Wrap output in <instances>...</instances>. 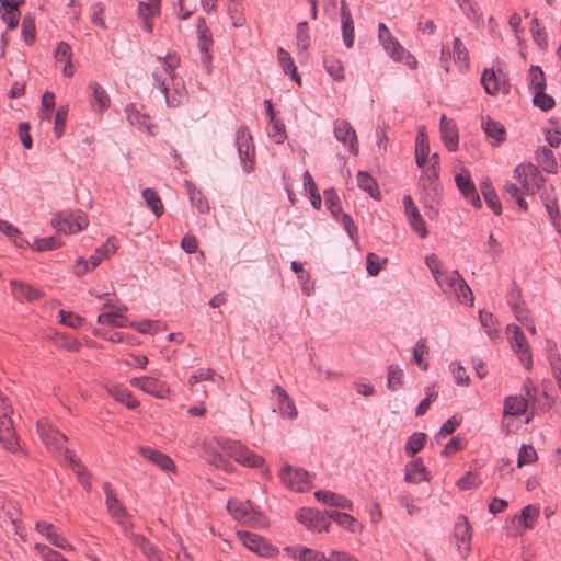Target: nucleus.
<instances>
[{
    "mask_svg": "<svg viewBox=\"0 0 561 561\" xmlns=\"http://www.w3.org/2000/svg\"><path fill=\"white\" fill-rule=\"evenodd\" d=\"M538 516L539 508L534 505H527L520 511L519 515L514 517V520H517L525 529H529L534 527V523Z\"/></svg>",
    "mask_w": 561,
    "mask_h": 561,
    "instance_id": "a18cd8bd",
    "label": "nucleus"
},
{
    "mask_svg": "<svg viewBox=\"0 0 561 561\" xmlns=\"http://www.w3.org/2000/svg\"><path fill=\"white\" fill-rule=\"evenodd\" d=\"M297 46L301 50H307L310 45V38H309V32H308V24L307 22H300L297 25Z\"/></svg>",
    "mask_w": 561,
    "mask_h": 561,
    "instance_id": "69168bd1",
    "label": "nucleus"
},
{
    "mask_svg": "<svg viewBox=\"0 0 561 561\" xmlns=\"http://www.w3.org/2000/svg\"><path fill=\"white\" fill-rule=\"evenodd\" d=\"M537 162L549 173H556L558 169L553 152L547 147H540L535 152Z\"/></svg>",
    "mask_w": 561,
    "mask_h": 561,
    "instance_id": "c9c22d12",
    "label": "nucleus"
},
{
    "mask_svg": "<svg viewBox=\"0 0 561 561\" xmlns=\"http://www.w3.org/2000/svg\"><path fill=\"white\" fill-rule=\"evenodd\" d=\"M10 286L14 299L19 301L33 302L42 296V293L38 289L23 282L12 279L10 282Z\"/></svg>",
    "mask_w": 561,
    "mask_h": 561,
    "instance_id": "a878e982",
    "label": "nucleus"
},
{
    "mask_svg": "<svg viewBox=\"0 0 561 561\" xmlns=\"http://www.w3.org/2000/svg\"><path fill=\"white\" fill-rule=\"evenodd\" d=\"M270 124L271 128L268 130V136L274 140L275 144H283L287 138L285 124L277 118L270 121Z\"/></svg>",
    "mask_w": 561,
    "mask_h": 561,
    "instance_id": "603ef678",
    "label": "nucleus"
},
{
    "mask_svg": "<svg viewBox=\"0 0 561 561\" xmlns=\"http://www.w3.org/2000/svg\"><path fill=\"white\" fill-rule=\"evenodd\" d=\"M278 61L283 68V71L286 75H289L298 84H300V77L297 72V68L295 62L290 56V54L285 50L283 47L277 49Z\"/></svg>",
    "mask_w": 561,
    "mask_h": 561,
    "instance_id": "4c0bfd02",
    "label": "nucleus"
},
{
    "mask_svg": "<svg viewBox=\"0 0 561 561\" xmlns=\"http://www.w3.org/2000/svg\"><path fill=\"white\" fill-rule=\"evenodd\" d=\"M217 445L236 462L250 467L257 468L264 463V459L242 445L240 442L231 440L228 438H217Z\"/></svg>",
    "mask_w": 561,
    "mask_h": 561,
    "instance_id": "f03ea898",
    "label": "nucleus"
},
{
    "mask_svg": "<svg viewBox=\"0 0 561 561\" xmlns=\"http://www.w3.org/2000/svg\"><path fill=\"white\" fill-rule=\"evenodd\" d=\"M325 515L329 522L330 519H332L336 522L339 525L354 531L353 525L355 524L356 520L351 515L335 510L325 511Z\"/></svg>",
    "mask_w": 561,
    "mask_h": 561,
    "instance_id": "3c124183",
    "label": "nucleus"
},
{
    "mask_svg": "<svg viewBox=\"0 0 561 561\" xmlns=\"http://www.w3.org/2000/svg\"><path fill=\"white\" fill-rule=\"evenodd\" d=\"M188 196L191 205L196 208L198 213L206 214L209 211V204L207 199L193 184H188Z\"/></svg>",
    "mask_w": 561,
    "mask_h": 561,
    "instance_id": "49530a36",
    "label": "nucleus"
},
{
    "mask_svg": "<svg viewBox=\"0 0 561 561\" xmlns=\"http://www.w3.org/2000/svg\"><path fill=\"white\" fill-rule=\"evenodd\" d=\"M420 186L424 192L423 203L425 206L432 207L440 194L438 183V169L435 164L427 167L420 176Z\"/></svg>",
    "mask_w": 561,
    "mask_h": 561,
    "instance_id": "1a4fd4ad",
    "label": "nucleus"
},
{
    "mask_svg": "<svg viewBox=\"0 0 561 561\" xmlns=\"http://www.w3.org/2000/svg\"><path fill=\"white\" fill-rule=\"evenodd\" d=\"M67 116H68V107L60 106L57 110V113L55 116V126H54V133L57 138H60L65 131Z\"/></svg>",
    "mask_w": 561,
    "mask_h": 561,
    "instance_id": "0e129e2a",
    "label": "nucleus"
},
{
    "mask_svg": "<svg viewBox=\"0 0 561 561\" xmlns=\"http://www.w3.org/2000/svg\"><path fill=\"white\" fill-rule=\"evenodd\" d=\"M402 203L410 226L419 234L421 239H424L427 236L426 225L412 197L410 195H404Z\"/></svg>",
    "mask_w": 561,
    "mask_h": 561,
    "instance_id": "dca6fc26",
    "label": "nucleus"
},
{
    "mask_svg": "<svg viewBox=\"0 0 561 561\" xmlns=\"http://www.w3.org/2000/svg\"><path fill=\"white\" fill-rule=\"evenodd\" d=\"M1 9H2V20L8 25L9 28L16 27L20 19L19 7L23 2L10 1V0H0Z\"/></svg>",
    "mask_w": 561,
    "mask_h": 561,
    "instance_id": "2f4dec72",
    "label": "nucleus"
},
{
    "mask_svg": "<svg viewBox=\"0 0 561 561\" xmlns=\"http://www.w3.org/2000/svg\"><path fill=\"white\" fill-rule=\"evenodd\" d=\"M0 231L3 232L8 238L13 240L14 244L18 247L22 248L25 244H27V241L20 236L19 229L8 221L4 222V226L2 227V229H0Z\"/></svg>",
    "mask_w": 561,
    "mask_h": 561,
    "instance_id": "338daca9",
    "label": "nucleus"
},
{
    "mask_svg": "<svg viewBox=\"0 0 561 561\" xmlns=\"http://www.w3.org/2000/svg\"><path fill=\"white\" fill-rule=\"evenodd\" d=\"M314 497L318 501H320L324 504H328L330 506L340 507V508L350 510V511L353 510V504L348 499H346L345 496H343L341 494L331 492V491L318 490L314 493Z\"/></svg>",
    "mask_w": 561,
    "mask_h": 561,
    "instance_id": "cd10ccee",
    "label": "nucleus"
},
{
    "mask_svg": "<svg viewBox=\"0 0 561 561\" xmlns=\"http://www.w3.org/2000/svg\"><path fill=\"white\" fill-rule=\"evenodd\" d=\"M89 89L92 91V104L98 105L99 112L105 111L111 104L106 90L98 82H91Z\"/></svg>",
    "mask_w": 561,
    "mask_h": 561,
    "instance_id": "e433bc0d",
    "label": "nucleus"
},
{
    "mask_svg": "<svg viewBox=\"0 0 561 561\" xmlns=\"http://www.w3.org/2000/svg\"><path fill=\"white\" fill-rule=\"evenodd\" d=\"M126 114L130 125L147 130L150 129V117L144 113H140L135 104H128L126 106Z\"/></svg>",
    "mask_w": 561,
    "mask_h": 561,
    "instance_id": "a19ab883",
    "label": "nucleus"
},
{
    "mask_svg": "<svg viewBox=\"0 0 561 561\" xmlns=\"http://www.w3.org/2000/svg\"><path fill=\"white\" fill-rule=\"evenodd\" d=\"M440 138L449 151H456L458 148L459 137L458 128L453 119H448L442 115L439 122Z\"/></svg>",
    "mask_w": 561,
    "mask_h": 561,
    "instance_id": "aec40b11",
    "label": "nucleus"
},
{
    "mask_svg": "<svg viewBox=\"0 0 561 561\" xmlns=\"http://www.w3.org/2000/svg\"><path fill=\"white\" fill-rule=\"evenodd\" d=\"M172 90L170 87L167 88V92H163L165 104L169 107H178L186 100V90L183 83L180 81H172Z\"/></svg>",
    "mask_w": 561,
    "mask_h": 561,
    "instance_id": "7c9ffc66",
    "label": "nucleus"
},
{
    "mask_svg": "<svg viewBox=\"0 0 561 561\" xmlns=\"http://www.w3.org/2000/svg\"><path fill=\"white\" fill-rule=\"evenodd\" d=\"M197 33H198V48L202 54V62L204 65H209L211 61V55L209 53V47L213 44L211 33L209 28L205 25V22L202 21V23L197 26Z\"/></svg>",
    "mask_w": 561,
    "mask_h": 561,
    "instance_id": "c85d7f7f",
    "label": "nucleus"
},
{
    "mask_svg": "<svg viewBox=\"0 0 561 561\" xmlns=\"http://www.w3.org/2000/svg\"><path fill=\"white\" fill-rule=\"evenodd\" d=\"M106 392L116 401L123 403L128 409H135L139 405L138 400L133 393L124 386L117 383L104 385Z\"/></svg>",
    "mask_w": 561,
    "mask_h": 561,
    "instance_id": "393cba45",
    "label": "nucleus"
},
{
    "mask_svg": "<svg viewBox=\"0 0 561 561\" xmlns=\"http://www.w3.org/2000/svg\"><path fill=\"white\" fill-rule=\"evenodd\" d=\"M514 178L522 186L523 194H535L545 182L538 168L531 163H520L514 169Z\"/></svg>",
    "mask_w": 561,
    "mask_h": 561,
    "instance_id": "423d86ee",
    "label": "nucleus"
},
{
    "mask_svg": "<svg viewBox=\"0 0 561 561\" xmlns=\"http://www.w3.org/2000/svg\"><path fill=\"white\" fill-rule=\"evenodd\" d=\"M272 394L277 398L278 410L283 417H287L289 420L297 417L298 411L296 405L285 389L277 385L272 389Z\"/></svg>",
    "mask_w": 561,
    "mask_h": 561,
    "instance_id": "4be33fe9",
    "label": "nucleus"
},
{
    "mask_svg": "<svg viewBox=\"0 0 561 561\" xmlns=\"http://www.w3.org/2000/svg\"><path fill=\"white\" fill-rule=\"evenodd\" d=\"M37 432L49 451L64 457V451L67 449L65 447V443L67 442V436L65 434L53 427L45 419L37 421Z\"/></svg>",
    "mask_w": 561,
    "mask_h": 561,
    "instance_id": "6e6552de",
    "label": "nucleus"
},
{
    "mask_svg": "<svg viewBox=\"0 0 561 561\" xmlns=\"http://www.w3.org/2000/svg\"><path fill=\"white\" fill-rule=\"evenodd\" d=\"M297 519L314 531L328 530L330 522L325 511L321 512L314 508L304 507L296 513Z\"/></svg>",
    "mask_w": 561,
    "mask_h": 561,
    "instance_id": "4468645a",
    "label": "nucleus"
},
{
    "mask_svg": "<svg viewBox=\"0 0 561 561\" xmlns=\"http://www.w3.org/2000/svg\"><path fill=\"white\" fill-rule=\"evenodd\" d=\"M482 128L488 137L492 138L495 141V145H500L505 139V128L504 126L495 122L491 118H486L482 122Z\"/></svg>",
    "mask_w": 561,
    "mask_h": 561,
    "instance_id": "ea45409f",
    "label": "nucleus"
},
{
    "mask_svg": "<svg viewBox=\"0 0 561 561\" xmlns=\"http://www.w3.org/2000/svg\"><path fill=\"white\" fill-rule=\"evenodd\" d=\"M236 147L244 172L249 173L254 165V145L249 128L241 125L236 133Z\"/></svg>",
    "mask_w": 561,
    "mask_h": 561,
    "instance_id": "0eeeda50",
    "label": "nucleus"
},
{
    "mask_svg": "<svg viewBox=\"0 0 561 561\" xmlns=\"http://www.w3.org/2000/svg\"><path fill=\"white\" fill-rule=\"evenodd\" d=\"M537 460V453L531 445H523L518 453L517 466L520 468Z\"/></svg>",
    "mask_w": 561,
    "mask_h": 561,
    "instance_id": "052dcab7",
    "label": "nucleus"
},
{
    "mask_svg": "<svg viewBox=\"0 0 561 561\" xmlns=\"http://www.w3.org/2000/svg\"><path fill=\"white\" fill-rule=\"evenodd\" d=\"M227 510L234 519L243 524L252 525L255 513L251 510L248 502H240L237 500H229L227 503Z\"/></svg>",
    "mask_w": 561,
    "mask_h": 561,
    "instance_id": "b1692460",
    "label": "nucleus"
},
{
    "mask_svg": "<svg viewBox=\"0 0 561 561\" xmlns=\"http://www.w3.org/2000/svg\"><path fill=\"white\" fill-rule=\"evenodd\" d=\"M431 473L424 466L422 458H415L405 465L404 481L407 483L417 484L423 481H430Z\"/></svg>",
    "mask_w": 561,
    "mask_h": 561,
    "instance_id": "6ab92c4d",
    "label": "nucleus"
},
{
    "mask_svg": "<svg viewBox=\"0 0 561 561\" xmlns=\"http://www.w3.org/2000/svg\"><path fill=\"white\" fill-rule=\"evenodd\" d=\"M0 442L8 450H15L18 446L13 422L7 412L0 414Z\"/></svg>",
    "mask_w": 561,
    "mask_h": 561,
    "instance_id": "5701e85b",
    "label": "nucleus"
},
{
    "mask_svg": "<svg viewBox=\"0 0 561 561\" xmlns=\"http://www.w3.org/2000/svg\"><path fill=\"white\" fill-rule=\"evenodd\" d=\"M533 103L545 112L551 110L556 104L554 99L545 93V90L534 92Z\"/></svg>",
    "mask_w": 561,
    "mask_h": 561,
    "instance_id": "13d9d810",
    "label": "nucleus"
},
{
    "mask_svg": "<svg viewBox=\"0 0 561 561\" xmlns=\"http://www.w3.org/2000/svg\"><path fill=\"white\" fill-rule=\"evenodd\" d=\"M323 65L327 70V72L334 79V80H343L344 79V67L341 62V60H337L333 57H324Z\"/></svg>",
    "mask_w": 561,
    "mask_h": 561,
    "instance_id": "09e8293b",
    "label": "nucleus"
},
{
    "mask_svg": "<svg viewBox=\"0 0 561 561\" xmlns=\"http://www.w3.org/2000/svg\"><path fill=\"white\" fill-rule=\"evenodd\" d=\"M34 549L37 551V553L44 561H68L66 558H64L61 553L53 550L46 545L36 543L34 546Z\"/></svg>",
    "mask_w": 561,
    "mask_h": 561,
    "instance_id": "4d7b16f0",
    "label": "nucleus"
},
{
    "mask_svg": "<svg viewBox=\"0 0 561 561\" xmlns=\"http://www.w3.org/2000/svg\"><path fill=\"white\" fill-rule=\"evenodd\" d=\"M455 182L460 193L471 202L472 206L477 208L481 206V199L468 171L456 174Z\"/></svg>",
    "mask_w": 561,
    "mask_h": 561,
    "instance_id": "412c9836",
    "label": "nucleus"
},
{
    "mask_svg": "<svg viewBox=\"0 0 561 561\" xmlns=\"http://www.w3.org/2000/svg\"><path fill=\"white\" fill-rule=\"evenodd\" d=\"M481 84L483 85L484 91L490 95H495L499 92H510V84L506 75L501 70L495 71L493 68L483 70Z\"/></svg>",
    "mask_w": 561,
    "mask_h": 561,
    "instance_id": "f8f14e48",
    "label": "nucleus"
},
{
    "mask_svg": "<svg viewBox=\"0 0 561 561\" xmlns=\"http://www.w3.org/2000/svg\"><path fill=\"white\" fill-rule=\"evenodd\" d=\"M403 385V370L398 365H390L388 367V381L387 386L390 390L396 391Z\"/></svg>",
    "mask_w": 561,
    "mask_h": 561,
    "instance_id": "8fccbe9b",
    "label": "nucleus"
},
{
    "mask_svg": "<svg viewBox=\"0 0 561 561\" xmlns=\"http://www.w3.org/2000/svg\"><path fill=\"white\" fill-rule=\"evenodd\" d=\"M334 137L342 142L351 153H358V144L355 129L345 119H336L333 123Z\"/></svg>",
    "mask_w": 561,
    "mask_h": 561,
    "instance_id": "2eb2a0df",
    "label": "nucleus"
},
{
    "mask_svg": "<svg viewBox=\"0 0 561 561\" xmlns=\"http://www.w3.org/2000/svg\"><path fill=\"white\" fill-rule=\"evenodd\" d=\"M436 283L448 298H455L460 304L473 302L472 291L458 271L445 272Z\"/></svg>",
    "mask_w": 561,
    "mask_h": 561,
    "instance_id": "f257e3e1",
    "label": "nucleus"
},
{
    "mask_svg": "<svg viewBox=\"0 0 561 561\" xmlns=\"http://www.w3.org/2000/svg\"><path fill=\"white\" fill-rule=\"evenodd\" d=\"M357 185L363 191L367 192L373 198L380 199V191L377 186L376 180L365 171L357 173Z\"/></svg>",
    "mask_w": 561,
    "mask_h": 561,
    "instance_id": "f704fd0d",
    "label": "nucleus"
},
{
    "mask_svg": "<svg viewBox=\"0 0 561 561\" xmlns=\"http://www.w3.org/2000/svg\"><path fill=\"white\" fill-rule=\"evenodd\" d=\"M64 460L71 465L72 470L78 476V479L89 476V472L87 471L84 465L75 457L73 453L70 449H65Z\"/></svg>",
    "mask_w": 561,
    "mask_h": 561,
    "instance_id": "bf43d9fd",
    "label": "nucleus"
},
{
    "mask_svg": "<svg viewBox=\"0 0 561 561\" xmlns=\"http://www.w3.org/2000/svg\"><path fill=\"white\" fill-rule=\"evenodd\" d=\"M131 543L138 547L149 561H162L160 550L146 537L138 534L128 535Z\"/></svg>",
    "mask_w": 561,
    "mask_h": 561,
    "instance_id": "bb28decb",
    "label": "nucleus"
},
{
    "mask_svg": "<svg viewBox=\"0 0 561 561\" xmlns=\"http://www.w3.org/2000/svg\"><path fill=\"white\" fill-rule=\"evenodd\" d=\"M138 453L144 459L150 461L152 465H154L164 472L174 473L176 470L173 460L167 454H163L159 450L152 449L147 446L138 447Z\"/></svg>",
    "mask_w": 561,
    "mask_h": 561,
    "instance_id": "f3484780",
    "label": "nucleus"
},
{
    "mask_svg": "<svg viewBox=\"0 0 561 561\" xmlns=\"http://www.w3.org/2000/svg\"><path fill=\"white\" fill-rule=\"evenodd\" d=\"M528 88L533 93L546 89V77L539 66H530L528 71Z\"/></svg>",
    "mask_w": 561,
    "mask_h": 561,
    "instance_id": "79ce46f5",
    "label": "nucleus"
},
{
    "mask_svg": "<svg viewBox=\"0 0 561 561\" xmlns=\"http://www.w3.org/2000/svg\"><path fill=\"white\" fill-rule=\"evenodd\" d=\"M51 225L58 232L71 234L85 229L89 219L83 211H60L54 215Z\"/></svg>",
    "mask_w": 561,
    "mask_h": 561,
    "instance_id": "39448f33",
    "label": "nucleus"
},
{
    "mask_svg": "<svg viewBox=\"0 0 561 561\" xmlns=\"http://www.w3.org/2000/svg\"><path fill=\"white\" fill-rule=\"evenodd\" d=\"M528 400L523 396H508L504 399V416H519L526 413Z\"/></svg>",
    "mask_w": 561,
    "mask_h": 561,
    "instance_id": "c756f323",
    "label": "nucleus"
},
{
    "mask_svg": "<svg viewBox=\"0 0 561 561\" xmlns=\"http://www.w3.org/2000/svg\"><path fill=\"white\" fill-rule=\"evenodd\" d=\"M426 444V434L422 432L413 433L409 438L404 447L407 456L414 457L421 451Z\"/></svg>",
    "mask_w": 561,
    "mask_h": 561,
    "instance_id": "c03bdc74",
    "label": "nucleus"
},
{
    "mask_svg": "<svg viewBox=\"0 0 561 561\" xmlns=\"http://www.w3.org/2000/svg\"><path fill=\"white\" fill-rule=\"evenodd\" d=\"M512 348L517 354V356H518L520 363L524 365V367L526 369H530L533 366V357H531V352H530L527 341H525L520 345H515Z\"/></svg>",
    "mask_w": 561,
    "mask_h": 561,
    "instance_id": "680f3d73",
    "label": "nucleus"
},
{
    "mask_svg": "<svg viewBox=\"0 0 561 561\" xmlns=\"http://www.w3.org/2000/svg\"><path fill=\"white\" fill-rule=\"evenodd\" d=\"M382 46L393 60L402 61L404 59V57H407L405 64L410 68H415V66L417 64L416 59L412 55H410L399 42H398V45H396V44L388 45V43H386Z\"/></svg>",
    "mask_w": 561,
    "mask_h": 561,
    "instance_id": "72a5a7b5",
    "label": "nucleus"
},
{
    "mask_svg": "<svg viewBox=\"0 0 561 561\" xmlns=\"http://www.w3.org/2000/svg\"><path fill=\"white\" fill-rule=\"evenodd\" d=\"M141 195L156 217H160L163 214V204L158 193L153 188L148 187L141 192Z\"/></svg>",
    "mask_w": 561,
    "mask_h": 561,
    "instance_id": "37998d69",
    "label": "nucleus"
},
{
    "mask_svg": "<svg viewBox=\"0 0 561 561\" xmlns=\"http://www.w3.org/2000/svg\"><path fill=\"white\" fill-rule=\"evenodd\" d=\"M453 58L458 70L460 72L466 71L469 68V53L460 38H454L453 45Z\"/></svg>",
    "mask_w": 561,
    "mask_h": 561,
    "instance_id": "473e14b6",
    "label": "nucleus"
},
{
    "mask_svg": "<svg viewBox=\"0 0 561 561\" xmlns=\"http://www.w3.org/2000/svg\"><path fill=\"white\" fill-rule=\"evenodd\" d=\"M454 538L458 552L466 558L471 551V529L468 519L459 515L454 525Z\"/></svg>",
    "mask_w": 561,
    "mask_h": 561,
    "instance_id": "ddd939ff",
    "label": "nucleus"
},
{
    "mask_svg": "<svg viewBox=\"0 0 561 561\" xmlns=\"http://www.w3.org/2000/svg\"><path fill=\"white\" fill-rule=\"evenodd\" d=\"M227 12L230 16L231 23L234 27H240L244 24L245 18L243 15V5L239 2H229Z\"/></svg>",
    "mask_w": 561,
    "mask_h": 561,
    "instance_id": "864d4df0",
    "label": "nucleus"
},
{
    "mask_svg": "<svg viewBox=\"0 0 561 561\" xmlns=\"http://www.w3.org/2000/svg\"><path fill=\"white\" fill-rule=\"evenodd\" d=\"M22 38L25 44L32 45L36 38V28L33 18L25 16L22 21Z\"/></svg>",
    "mask_w": 561,
    "mask_h": 561,
    "instance_id": "6e6d98bb",
    "label": "nucleus"
},
{
    "mask_svg": "<svg viewBox=\"0 0 561 561\" xmlns=\"http://www.w3.org/2000/svg\"><path fill=\"white\" fill-rule=\"evenodd\" d=\"M130 385L157 398H165L169 393L168 386L152 377L131 378Z\"/></svg>",
    "mask_w": 561,
    "mask_h": 561,
    "instance_id": "a211bd4d",
    "label": "nucleus"
},
{
    "mask_svg": "<svg viewBox=\"0 0 561 561\" xmlns=\"http://www.w3.org/2000/svg\"><path fill=\"white\" fill-rule=\"evenodd\" d=\"M530 33L533 39L536 44L541 48L546 49L548 47V35L543 27H540L539 20L537 18H533L530 23Z\"/></svg>",
    "mask_w": 561,
    "mask_h": 561,
    "instance_id": "de8ad7c7",
    "label": "nucleus"
},
{
    "mask_svg": "<svg viewBox=\"0 0 561 561\" xmlns=\"http://www.w3.org/2000/svg\"><path fill=\"white\" fill-rule=\"evenodd\" d=\"M479 319H480V322H481L482 327L484 328L486 334L491 339H494L497 335V330L495 328V319H494L493 314L490 312L480 311Z\"/></svg>",
    "mask_w": 561,
    "mask_h": 561,
    "instance_id": "e2e57ef3",
    "label": "nucleus"
},
{
    "mask_svg": "<svg viewBox=\"0 0 561 561\" xmlns=\"http://www.w3.org/2000/svg\"><path fill=\"white\" fill-rule=\"evenodd\" d=\"M456 2L469 20L478 21L480 19L479 5L476 0H456Z\"/></svg>",
    "mask_w": 561,
    "mask_h": 561,
    "instance_id": "5fc2aeb1",
    "label": "nucleus"
},
{
    "mask_svg": "<svg viewBox=\"0 0 561 561\" xmlns=\"http://www.w3.org/2000/svg\"><path fill=\"white\" fill-rule=\"evenodd\" d=\"M159 8H160V5H153V4H149L147 2H142V1L139 3L138 13L141 19L140 27L145 32H147V33L152 32L153 25H152V22L150 21V16L156 14L159 11Z\"/></svg>",
    "mask_w": 561,
    "mask_h": 561,
    "instance_id": "58836bf2",
    "label": "nucleus"
},
{
    "mask_svg": "<svg viewBox=\"0 0 561 561\" xmlns=\"http://www.w3.org/2000/svg\"><path fill=\"white\" fill-rule=\"evenodd\" d=\"M159 67L152 73L153 87L161 93L167 92L170 82L174 81V70L180 65V59L175 54L168 53L165 56H157Z\"/></svg>",
    "mask_w": 561,
    "mask_h": 561,
    "instance_id": "7ed1b4c3",
    "label": "nucleus"
},
{
    "mask_svg": "<svg viewBox=\"0 0 561 561\" xmlns=\"http://www.w3.org/2000/svg\"><path fill=\"white\" fill-rule=\"evenodd\" d=\"M282 482L291 490L304 492L311 486V477L308 471L301 468L285 466L279 472Z\"/></svg>",
    "mask_w": 561,
    "mask_h": 561,
    "instance_id": "9d476101",
    "label": "nucleus"
},
{
    "mask_svg": "<svg viewBox=\"0 0 561 561\" xmlns=\"http://www.w3.org/2000/svg\"><path fill=\"white\" fill-rule=\"evenodd\" d=\"M103 491L106 496L105 504L108 514L123 528L125 535L128 536V531L133 528L130 515L117 499L110 482L103 483Z\"/></svg>",
    "mask_w": 561,
    "mask_h": 561,
    "instance_id": "20e7f679",
    "label": "nucleus"
},
{
    "mask_svg": "<svg viewBox=\"0 0 561 561\" xmlns=\"http://www.w3.org/2000/svg\"><path fill=\"white\" fill-rule=\"evenodd\" d=\"M546 210L552 220L553 226L556 227L558 232H561V217L560 211L557 205V202L553 199H548L545 203Z\"/></svg>",
    "mask_w": 561,
    "mask_h": 561,
    "instance_id": "774afa93",
    "label": "nucleus"
},
{
    "mask_svg": "<svg viewBox=\"0 0 561 561\" xmlns=\"http://www.w3.org/2000/svg\"><path fill=\"white\" fill-rule=\"evenodd\" d=\"M238 538L244 547L261 557L273 558L277 554V548L268 543L263 537L250 531H237Z\"/></svg>",
    "mask_w": 561,
    "mask_h": 561,
    "instance_id": "9b49d317",
    "label": "nucleus"
}]
</instances>
